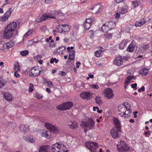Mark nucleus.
Listing matches in <instances>:
<instances>
[{
	"label": "nucleus",
	"mask_w": 152,
	"mask_h": 152,
	"mask_svg": "<svg viewBox=\"0 0 152 152\" xmlns=\"http://www.w3.org/2000/svg\"><path fill=\"white\" fill-rule=\"evenodd\" d=\"M45 126L49 130H42L41 135L47 139H49L51 137V132L57 133L59 131V128L56 125H52L49 123L46 122L45 124Z\"/></svg>",
	"instance_id": "f257e3e1"
},
{
	"label": "nucleus",
	"mask_w": 152,
	"mask_h": 152,
	"mask_svg": "<svg viewBox=\"0 0 152 152\" xmlns=\"http://www.w3.org/2000/svg\"><path fill=\"white\" fill-rule=\"evenodd\" d=\"M17 25L16 23L12 22L6 27L4 33V36L5 39H9L12 37L13 32L15 30Z\"/></svg>",
	"instance_id": "f03ea898"
},
{
	"label": "nucleus",
	"mask_w": 152,
	"mask_h": 152,
	"mask_svg": "<svg viewBox=\"0 0 152 152\" xmlns=\"http://www.w3.org/2000/svg\"><path fill=\"white\" fill-rule=\"evenodd\" d=\"M43 71L41 68L40 67H35L31 68L29 71L30 76L32 77H37L42 74Z\"/></svg>",
	"instance_id": "7ed1b4c3"
},
{
	"label": "nucleus",
	"mask_w": 152,
	"mask_h": 152,
	"mask_svg": "<svg viewBox=\"0 0 152 152\" xmlns=\"http://www.w3.org/2000/svg\"><path fill=\"white\" fill-rule=\"evenodd\" d=\"M127 105H129V103L127 102L124 103V104L120 105L118 106V114L122 117H125L126 115V107Z\"/></svg>",
	"instance_id": "20e7f679"
},
{
	"label": "nucleus",
	"mask_w": 152,
	"mask_h": 152,
	"mask_svg": "<svg viewBox=\"0 0 152 152\" xmlns=\"http://www.w3.org/2000/svg\"><path fill=\"white\" fill-rule=\"evenodd\" d=\"M82 125L89 129H92L94 127V122L91 117H88L86 121H83Z\"/></svg>",
	"instance_id": "39448f33"
},
{
	"label": "nucleus",
	"mask_w": 152,
	"mask_h": 152,
	"mask_svg": "<svg viewBox=\"0 0 152 152\" xmlns=\"http://www.w3.org/2000/svg\"><path fill=\"white\" fill-rule=\"evenodd\" d=\"M85 145L92 152H96L98 147L96 142L88 141L85 143Z\"/></svg>",
	"instance_id": "423d86ee"
},
{
	"label": "nucleus",
	"mask_w": 152,
	"mask_h": 152,
	"mask_svg": "<svg viewBox=\"0 0 152 152\" xmlns=\"http://www.w3.org/2000/svg\"><path fill=\"white\" fill-rule=\"evenodd\" d=\"M73 103L71 102H67L60 104L56 107L59 110H65L69 109L73 105Z\"/></svg>",
	"instance_id": "0eeeda50"
},
{
	"label": "nucleus",
	"mask_w": 152,
	"mask_h": 152,
	"mask_svg": "<svg viewBox=\"0 0 152 152\" xmlns=\"http://www.w3.org/2000/svg\"><path fill=\"white\" fill-rule=\"evenodd\" d=\"M117 148L119 151H127L129 149L127 145L122 140L121 141L120 143L117 145Z\"/></svg>",
	"instance_id": "6e6552de"
},
{
	"label": "nucleus",
	"mask_w": 152,
	"mask_h": 152,
	"mask_svg": "<svg viewBox=\"0 0 152 152\" xmlns=\"http://www.w3.org/2000/svg\"><path fill=\"white\" fill-rule=\"evenodd\" d=\"M53 148H57L56 151H54L55 152H65L66 151V147L63 144L55 143L53 145Z\"/></svg>",
	"instance_id": "1a4fd4ad"
},
{
	"label": "nucleus",
	"mask_w": 152,
	"mask_h": 152,
	"mask_svg": "<svg viewBox=\"0 0 152 152\" xmlns=\"http://www.w3.org/2000/svg\"><path fill=\"white\" fill-rule=\"evenodd\" d=\"M103 93L104 94L105 97L108 99L112 98L114 95L113 90L109 88L105 89Z\"/></svg>",
	"instance_id": "9d476101"
},
{
	"label": "nucleus",
	"mask_w": 152,
	"mask_h": 152,
	"mask_svg": "<svg viewBox=\"0 0 152 152\" xmlns=\"http://www.w3.org/2000/svg\"><path fill=\"white\" fill-rule=\"evenodd\" d=\"M121 131V128L118 129L117 128L113 127L111 130V134L114 139H116L118 137L119 138L120 136L118 133L120 132Z\"/></svg>",
	"instance_id": "9b49d317"
},
{
	"label": "nucleus",
	"mask_w": 152,
	"mask_h": 152,
	"mask_svg": "<svg viewBox=\"0 0 152 152\" xmlns=\"http://www.w3.org/2000/svg\"><path fill=\"white\" fill-rule=\"evenodd\" d=\"M14 44V41H11L9 42L4 44L1 47V49L4 51H7L9 48L13 46Z\"/></svg>",
	"instance_id": "f8f14e48"
},
{
	"label": "nucleus",
	"mask_w": 152,
	"mask_h": 152,
	"mask_svg": "<svg viewBox=\"0 0 152 152\" xmlns=\"http://www.w3.org/2000/svg\"><path fill=\"white\" fill-rule=\"evenodd\" d=\"M12 10L11 8H10L9 10L6 12L4 15L0 18V20L2 21H4L7 20L10 16Z\"/></svg>",
	"instance_id": "ddd939ff"
},
{
	"label": "nucleus",
	"mask_w": 152,
	"mask_h": 152,
	"mask_svg": "<svg viewBox=\"0 0 152 152\" xmlns=\"http://www.w3.org/2000/svg\"><path fill=\"white\" fill-rule=\"evenodd\" d=\"M53 17H52L51 15H49V14H48L47 15H43L41 17L37 18L36 19V21L37 22H39L48 19L50 18Z\"/></svg>",
	"instance_id": "4468645a"
},
{
	"label": "nucleus",
	"mask_w": 152,
	"mask_h": 152,
	"mask_svg": "<svg viewBox=\"0 0 152 152\" xmlns=\"http://www.w3.org/2000/svg\"><path fill=\"white\" fill-rule=\"evenodd\" d=\"M49 15H51V16L53 18H51L56 19V17H62L64 15V13H62L61 11L60 10L55 11L53 13H50Z\"/></svg>",
	"instance_id": "2eb2a0df"
},
{
	"label": "nucleus",
	"mask_w": 152,
	"mask_h": 152,
	"mask_svg": "<svg viewBox=\"0 0 152 152\" xmlns=\"http://www.w3.org/2000/svg\"><path fill=\"white\" fill-rule=\"evenodd\" d=\"M50 147L48 145H42L38 150L39 152H50Z\"/></svg>",
	"instance_id": "dca6fc26"
},
{
	"label": "nucleus",
	"mask_w": 152,
	"mask_h": 152,
	"mask_svg": "<svg viewBox=\"0 0 152 152\" xmlns=\"http://www.w3.org/2000/svg\"><path fill=\"white\" fill-rule=\"evenodd\" d=\"M123 59L121 56H119L117 57L114 60V63L115 64L119 66L121 65L123 63Z\"/></svg>",
	"instance_id": "f3484780"
},
{
	"label": "nucleus",
	"mask_w": 152,
	"mask_h": 152,
	"mask_svg": "<svg viewBox=\"0 0 152 152\" xmlns=\"http://www.w3.org/2000/svg\"><path fill=\"white\" fill-rule=\"evenodd\" d=\"M28 127V126L27 125H22L19 126V129L21 133L25 134L29 131Z\"/></svg>",
	"instance_id": "a211bd4d"
},
{
	"label": "nucleus",
	"mask_w": 152,
	"mask_h": 152,
	"mask_svg": "<svg viewBox=\"0 0 152 152\" xmlns=\"http://www.w3.org/2000/svg\"><path fill=\"white\" fill-rule=\"evenodd\" d=\"M121 5L122 6V7L121 8L120 12L122 14H125L127 12L128 7L124 2L121 3Z\"/></svg>",
	"instance_id": "6ab92c4d"
},
{
	"label": "nucleus",
	"mask_w": 152,
	"mask_h": 152,
	"mask_svg": "<svg viewBox=\"0 0 152 152\" xmlns=\"http://www.w3.org/2000/svg\"><path fill=\"white\" fill-rule=\"evenodd\" d=\"M103 8V7L100 5L96 4L94 6L93 8H92L91 10H93L94 9L95 13L97 14H98L102 10Z\"/></svg>",
	"instance_id": "aec40b11"
},
{
	"label": "nucleus",
	"mask_w": 152,
	"mask_h": 152,
	"mask_svg": "<svg viewBox=\"0 0 152 152\" xmlns=\"http://www.w3.org/2000/svg\"><path fill=\"white\" fill-rule=\"evenodd\" d=\"M80 97L83 99H89L91 98V95L90 93L88 92H84L81 93Z\"/></svg>",
	"instance_id": "412c9836"
},
{
	"label": "nucleus",
	"mask_w": 152,
	"mask_h": 152,
	"mask_svg": "<svg viewBox=\"0 0 152 152\" xmlns=\"http://www.w3.org/2000/svg\"><path fill=\"white\" fill-rule=\"evenodd\" d=\"M113 123L115 126L114 127H116L121 129V124H120V121L116 118H113Z\"/></svg>",
	"instance_id": "4be33fe9"
},
{
	"label": "nucleus",
	"mask_w": 152,
	"mask_h": 152,
	"mask_svg": "<svg viewBox=\"0 0 152 152\" xmlns=\"http://www.w3.org/2000/svg\"><path fill=\"white\" fill-rule=\"evenodd\" d=\"M135 45V42H132L127 48V51L129 52H132L134 51Z\"/></svg>",
	"instance_id": "5701e85b"
},
{
	"label": "nucleus",
	"mask_w": 152,
	"mask_h": 152,
	"mask_svg": "<svg viewBox=\"0 0 152 152\" xmlns=\"http://www.w3.org/2000/svg\"><path fill=\"white\" fill-rule=\"evenodd\" d=\"M149 72V70L146 68H143L141 69L139 71V73L143 76L146 75Z\"/></svg>",
	"instance_id": "b1692460"
},
{
	"label": "nucleus",
	"mask_w": 152,
	"mask_h": 152,
	"mask_svg": "<svg viewBox=\"0 0 152 152\" xmlns=\"http://www.w3.org/2000/svg\"><path fill=\"white\" fill-rule=\"evenodd\" d=\"M106 23L110 30L114 28L116 26L115 23L114 22L110 21Z\"/></svg>",
	"instance_id": "393cba45"
},
{
	"label": "nucleus",
	"mask_w": 152,
	"mask_h": 152,
	"mask_svg": "<svg viewBox=\"0 0 152 152\" xmlns=\"http://www.w3.org/2000/svg\"><path fill=\"white\" fill-rule=\"evenodd\" d=\"M4 97L8 101H11L12 100V95L9 93H6L4 94Z\"/></svg>",
	"instance_id": "a878e982"
},
{
	"label": "nucleus",
	"mask_w": 152,
	"mask_h": 152,
	"mask_svg": "<svg viewBox=\"0 0 152 152\" xmlns=\"http://www.w3.org/2000/svg\"><path fill=\"white\" fill-rule=\"evenodd\" d=\"M63 24H59L57 26L56 28L57 30V32L62 33L64 32Z\"/></svg>",
	"instance_id": "bb28decb"
},
{
	"label": "nucleus",
	"mask_w": 152,
	"mask_h": 152,
	"mask_svg": "<svg viewBox=\"0 0 152 152\" xmlns=\"http://www.w3.org/2000/svg\"><path fill=\"white\" fill-rule=\"evenodd\" d=\"M101 29L102 31L104 32H107L110 30L109 28L107 26V25L106 22L104 23L102 26Z\"/></svg>",
	"instance_id": "cd10ccee"
},
{
	"label": "nucleus",
	"mask_w": 152,
	"mask_h": 152,
	"mask_svg": "<svg viewBox=\"0 0 152 152\" xmlns=\"http://www.w3.org/2000/svg\"><path fill=\"white\" fill-rule=\"evenodd\" d=\"M65 47L64 46H61L60 47H59L57 50L54 52V53H56V52L59 53V54H62L64 51L65 49Z\"/></svg>",
	"instance_id": "c85d7f7f"
},
{
	"label": "nucleus",
	"mask_w": 152,
	"mask_h": 152,
	"mask_svg": "<svg viewBox=\"0 0 152 152\" xmlns=\"http://www.w3.org/2000/svg\"><path fill=\"white\" fill-rule=\"evenodd\" d=\"M104 49L100 47V50L96 51L95 52V56L97 57H100L102 55V53L104 51Z\"/></svg>",
	"instance_id": "c756f323"
},
{
	"label": "nucleus",
	"mask_w": 152,
	"mask_h": 152,
	"mask_svg": "<svg viewBox=\"0 0 152 152\" xmlns=\"http://www.w3.org/2000/svg\"><path fill=\"white\" fill-rule=\"evenodd\" d=\"M69 126L71 129H76L78 126L77 123L75 121L71 122V124L69 125Z\"/></svg>",
	"instance_id": "7c9ffc66"
},
{
	"label": "nucleus",
	"mask_w": 152,
	"mask_h": 152,
	"mask_svg": "<svg viewBox=\"0 0 152 152\" xmlns=\"http://www.w3.org/2000/svg\"><path fill=\"white\" fill-rule=\"evenodd\" d=\"M146 22L144 19H141L140 21H138L136 22L135 25L136 27L141 26L145 23Z\"/></svg>",
	"instance_id": "2f4dec72"
},
{
	"label": "nucleus",
	"mask_w": 152,
	"mask_h": 152,
	"mask_svg": "<svg viewBox=\"0 0 152 152\" xmlns=\"http://www.w3.org/2000/svg\"><path fill=\"white\" fill-rule=\"evenodd\" d=\"M75 52V50H73L69 53V58L70 60H74Z\"/></svg>",
	"instance_id": "473e14b6"
},
{
	"label": "nucleus",
	"mask_w": 152,
	"mask_h": 152,
	"mask_svg": "<svg viewBox=\"0 0 152 152\" xmlns=\"http://www.w3.org/2000/svg\"><path fill=\"white\" fill-rule=\"evenodd\" d=\"M101 97L100 96H96L95 98V101L96 103L99 104V105H100L102 103V101L101 100Z\"/></svg>",
	"instance_id": "72a5a7b5"
},
{
	"label": "nucleus",
	"mask_w": 152,
	"mask_h": 152,
	"mask_svg": "<svg viewBox=\"0 0 152 152\" xmlns=\"http://www.w3.org/2000/svg\"><path fill=\"white\" fill-rule=\"evenodd\" d=\"M64 32H66L68 31L70 29L69 25L67 24H63Z\"/></svg>",
	"instance_id": "f704fd0d"
},
{
	"label": "nucleus",
	"mask_w": 152,
	"mask_h": 152,
	"mask_svg": "<svg viewBox=\"0 0 152 152\" xmlns=\"http://www.w3.org/2000/svg\"><path fill=\"white\" fill-rule=\"evenodd\" d=\"M134 76H127L126 79H125V83L126 84V85H127V84L129 83L131 80L134 78Z\"/></svg>",
	"instance_id": "c9c22d12"
},
{
	"label": "nucleus",
	"mask_w": 152,
	"mask_h": 152,
	"mask_svg": "<svg viewBox=\"0 0 152 152\" xmlns=\"http://www.w3.org/2000/svg\"><path fill=\"white\" fill-rule=\"evenodd\" d=\"M6 81L2 78H0V88L3 87L6 83Z\"/></svg>",
	"instance_id": "e433bc0d"
},
{
	"label": "nucleus",
	"mask_w": 152,
	"mask_h": 152,
	"mask_svg": "<svg viewBox=\"0 0 152 152\" xmlns=\"http://www.w3.org/2000/svg\"><path fill=\"white\" fill-rule=\"evenodd\" d=\"M127 42L126 41H123L120 44L119 47L120 49H123L125 46Z\"/></svg>",
	"instance_id": "4c0bfd02"
},
{
	"label": "nucleus",
	"mask_w": 152,
	"mask_h": 152,
	"mask_svg": "<svg viewBox=\"0 0 152 152\" xmlns=\"http://www.w3.org/2000/svg\"><path fill=\"white\" fill-rule=\"evenodd\" d=\"M126 115L127 117H128L129 114L132 113V112L131 111L130 105L129 104V105H127L126 107Z\"/></svg>",
	"instance_id": "58836bf2"
},
{
	"label": "nucleus",
	"mask_w": 152,
	"mask_h": 152,
	"mask_svg": "<svg viewBox=\"0 0 152 152\" xmlns=\"http://www.w3.org/2000/svg\"><path fill=\"white\" fill-rule=\"evenodd\" d=\"M91 25L92 24H89L84 22L83 24V26L85 29L88 30Z\"/></svg>",
	"instance_id": "ea45409f"
},
{
	"label": "nucleus",
	"mask_w": 152,
	"mask_h": 152,
	"mask_svg": "<svg viewBox=\"0 0 152 152\" xmlns=\"http://www.w3.org/2000/svg\"><path fill=\"white\" fill-rule=\"evenodd\" d=\"M33 33V30H29L24 35V37H27L31 35Z\"/></svg>",
	"instance_id": "a19ab883"
},
{
	"label": "nucleus",
	"mask_w": 152,
	"mask_h": 152,
	"mask_svg": "<svg viewBox=\"0 0 152 152\" xmlns=\"http://www.w3.org/2000/svg\"><path fill=\"white\" fill-rule=\"evenodd\" d=\"M132 5L134 8H136L139 5L140 2L137 1H133L132 2Z\"/></svg>",
	"instance_id": "79ce46f5"
},
{
	"label": "nucleus",
	"mask_w": 152,
	"mask_h": 152,
	"mask_svg": "<svg viewBox=\"0 0 152 152\" xmlns=\"http://www.w3.org/2000/svg\"><path fill=\"white\" fill-rule=\"evenodd\" d=\"M14 69L15 72H18L20 70V66L18 64H17L14 65Z\"/></svg>",
	"instance_id": "37998d69"
},
{
	"label": "nucleus",
	"mask_w": 152,
	"mask_h": 152,
	"mask_svg": "<svg viewBox=\"0 0 152 152\" xmlns=\"http://www.w3.org/2000/svg\"><path fill=\"white\" fill-rule=\"evenodd\" d=\"M28 53V51L27 50H24L21 51L20 53V54L22 56H26Z\"/></svg>",
	"instance_id": "c03bdc74"
},
{
	"label": "nucleus",
	"mask_w": 152,
	"mask_h": 152,
	"mask_svg": "<svg viewBox=\"0 0 152 152\" xmlns=\"http://www.w3.org/2000/svg\"><path fill=\"white\" fill-rule=\"evenodd\" d=\"M94 21V20L93 19L91 18H87L86 19V20L85 21L87 23L89 24H92V23Z\"/></svg>",
	"instance_id": "a18cd8bd"
},
{
	"label": "nucleus",
	"mask_w": 152,
	"mask_h": 152,
	"mask_svg": "<svg viewBox=\"0 0 152 152\" xmlns=\"http://www.w3.org/2000/svg\"><path fill=\"white\" fill-rule=\"evenodd\" d=\"M58 60L57 59H56V58H52L50 59V63L52 64L54 62H55L56 64H57L58 62Z\"/></svg>",
	"instance_id": "49530a36"
},
{
	"label": "nucleus",
	"mask_w": 152,
	"mask_h": 152,
	"mask_svg": "<svg viewBox=\"0 0 152 152\" xmlns=\"http://www.w3.org/2000/svg\"><path fill=\"white\" fill-rule=\"evenodd\" d=\"M106 39H111L112 37V34L110 33H106L104 35Z\"/></svg>",
	"instance_id": "de8ad7c7"
},
{
	"label": "nucleus",
	"mask_w": 152,
	"mask_h": 152,
	"mask_svg": "<svg viewBox=\"0 0 152 152\" xmlns=\"http://www.w3.org/2000/svg\"><path fill=\"white\" fill-rule=\"evenodd\" d=\"M30 87L29 88L28 92H32L33 91V88H34L33 84L32 83H30Z\"/></svg>",
	"instance_id": "09e8293b"
},
{
	"label": "nucleus",
	"mask_w": 152,
	"mask_h": 152,
	"mask_svg": "<svg viewBox=\"0 0 152 152\" xmlns=\"http://www.w3.org/2000/svg\"><path fill=\"white\" fill-rule=\"evenodd\" d=\"M26 140L28 142H31L32 143L34 142L35 141L34 139L33 138L29 137L28 139H27Z\"/></svg>",
	"instance_id": "8fccbe9b"
},
{
	"label": "nucleus",
	"mask_w": 152,
	"mask_h": 152,
	"mask_svg": "<svg viewBox=\"0 0 152 152\" xmlns=\"http://www.w3.org/2000/svg\"><path fill=\"white\" fill-rule=\"evenodd\" d=\"M91 87L92 88L97 89L99 88V87L98 85L97 84H93L91 85Z\"/></svg>",
	"instance_id": "3c124183"
},
{
	"label": "nucleus",
	"mask_w": 152,
	"mask_h": 152,
	"mask_svg": "<svg viewBox=\"0 0 152 152\" xmlns=\"http://www.w3.org/2000/svg\"><path fill=\"white\" fill-rule=\"evenodd\" d=\"M35 97L38 99H41L42 98V96L40 95V94H38V93H36L35 94Z\"/></svg>",
	"instance_id": "603ef678"
},
{
	"label": "nucleus",
	"mask_w": 152,
	"mask_h": 152,
	"mask_svg": "<svg viewBox=\"0 0 152 152\" xmlns=\"http://www.w3.org/2000/svg\"><path fill=\"white\" fill-rule=\"evenodd\" d=\"M137 84L136 83L132 84L131 85L132 88H134V90L137 89Z\"/></svg>",
	"instance_id": "864d4df0"
},
{
	"label": "nucleus",
	"mask_w": 152,
	"mask_h": 152,
	"mask_svg": "<svg viewBox=\"0 0 152 152\" xmlns=\"http://www.w3.org/2000/svg\"><path fill=\"white\" fill-rule=\"evenodd\" d=\"M145 87L144 86H143L140 88L138 89V91L139 92H141L142 91H145Z\"/></svg>",
	"instance_id": "5fc2aeb1"
},
{
	"label": "nucleus",
	"mask_w": 152,
	"mask_h": 152,
	"mask_svg": "<svg viewBox=\"0 0 152 152\" xmlns=\"http://www.w3.org/2000/svg\"><path fill=\"white\" fill-rule=\"evenodd\" d=\"M46 28L47 27L46 26H43L41 27L40 29L41 31H44Z\"/></svg>",
	"instance_id": "6e6d98bb"
},
{
	"label": "nucleus",
	"mask_w": 152,
	"mask_h": 152,
	"mask_svg": "<svg viewBox=\"0 0 152 152\" xmlns=\"http://www.w3.org/2000/svg\"><path fill=\"white\" fill-rule=\"evenodd\" d=\"M49 87H50L51 86H52V83L50 81H46Z\"/></svg>",
	"instance_id": "4d7b16f0"
},
{
	"label": "nucleus",
	"mask_w": 152,
	"mask_h": 152,
	"mask_svg": "<svg viewBox=\"0 0 152 152\" xmlns=\"http://www.w3.org/2000/svg\"><path fill=\"white\" fill-rule=\"evenodd\" d=\"M53 0H45V3L50 4L53 1Z\"/></svg>",
	"instance_id": "13d9d810"
},
{
	"label": "nucleus",
	"mask_w": 152,
	"mask_h": 152,
	"mask_svg": "<svg viewBox=\"0 0 152 152\" xmlns=\"http://www.w3.org/2000/svg\"><path fill=\"white\" fill-rule=\"evenodd\" d=\"M59 72V74L62 76H65L66 75V73L64 72L60 71Z\"/></svg>",
	"instance_id": "bf43d9fd"
},
{
	"label": "nucleus",
	"mask_w": 152,
	"mask_h": 152,
	"mask_svg": "<svg viewBox=\"0 0 152 152\" xmlns=\"http://www.w3.org/2000/svg\"><path fill=\"white\" fill-rule=\"evenodd\" d=\"M149 45H145L143 46V49L144 50H146L149 47Z\"/></svg>",
	"instance_id": "052dcab7"
},
{
	"label": "nucleus",
	"mask_w": 152,
	"mask_h": 152,
	"mask_svg": "<svg viewBox=\"0 0 152 152\" xmlns=\"http://www.w3.org/2000/svg\"><path fill=\"white\" fill-rule=\"evenodd\" d=\"M90 32L91 33L90 34V37H93L94 35V32L93 30H91L90 31Z\"/></svg>",
	"instance_id": "680f3d73"
},
{
	"label": "nucleus",
	"mask_w": 152,
	"mask_h": 152,
	"mask_svg": "<svg viewBox=\"0 0 152 152\" xmlns=\"http://www.w3.org/2000/svg\"><path fill=\"white\" fill-rule=\"evenodd\" d=\"M115 17L116 18H118L120 17V14L119 13L117 12L115 14Z\"/></svg>",
	"instance_id": "e2e57ef3"
},
{
	"label": "nucleus",
	"mask_w": 152,
	"mask_h": 152,
	"mask_svg": "<svg viewBox=\"0 0 152 152\" xmlns=\"http://www.w3.org/2000/svg\"><path fill=\"white\" fill-rule=\"evenodd\" d=\"M17 72H15L14 73V75L16 77H20V75Z\"/></svg>",
	"instance_id": "0e129e2a"
},
{
	"label": "nucleus",
	"mask_w": 152,
	"mask_h": 152,
	"mask_svg": "<svg viewBox=\"0 0 152 152\" xmlns=\"http://www.w3.org/2000/svg\"><path fill=\"white\" fill-rule=\"evenodd\" d=\"M138 113L137 111H135L133 112V113L134 114V117L136 118L137 117V115H136V114Z\"/></svg>",
	"instance_id": "69168bd1"
},
{
	"label": "nucleus",
	"mask_w": 152,
	"mask_h": 152,
	"mask_svg": "<svg viewBox=\"0 0 152 152\" xmlns=\"http://www.w3.org/2000/svg\"><path fill=\"white\" fill-rule=\"evenodd\" d=\"M73 49V47H68L67 49L68 50V52H69L70 51V49Z\"/></svg>",
	"instance_id": "338daca9"
},
{
	"label": "nucleus",
	"mask_w": 152,
	"mask_h": 152,
	"mask_svg": "<svg viewBox=\"0 0 152 152\" xmlns=\"http://www.w3.org/2000/svg\"><path fill=\"white\" fill-rule=\"evenodd\" d=\"M89 78H94V75H91V73H89L88 75Z\"/></svg>",
	"instance_id": "774afa93"
}]
</instances>
